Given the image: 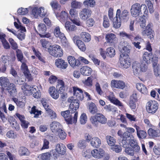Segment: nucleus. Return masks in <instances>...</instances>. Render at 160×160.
<instances>
[{
	"label": "nucleus",
	"instance_id": "29",
	"mask_svg": "<svg viewBox=\"0 0 160 160\" xmlns=\"http://www.w3.org/2000/svg\"><path fill=\"white\" fill-rule=\"evenodd\" d=\"M80 38L85 42H88L91 40L90 35L87 32H82L80 34Z\"/></svg>",
	"mask_w": 160,
	"mask_h": 160
},
{
	"label": "nucleus",
	"instance_id": "38",
	"mask_svg": "<svg viewBox=\"0 0 160 160\" xmlns=\"http://www.w3.org/2000/svg\"><path fill=\"white\" fill-rule=\"evenodd\" d=\"M78 117V112H75L74 114H71L69 118L71 122H67L68 124H72L75 123L77 122Z\"/></svg>",
	"mask_w": 160,
	"mask_h": 160
},
{
	"label": "nucleus",
	"instance_id": "32",
	"mask_svg": "<svg viewBox=\"0 0 160 160\" xmlns=\"http://www.w3.org/2000/svg\"><path fill=\"white\" fill-rule=\"evenodd\" d=\"M137 89L142 93L145 94L148 93V91L146 87L143 84L138 83L136 84Z\"/></svg>",
	"mask_w": 160,
	"mask_h": 160
},
{
	"label": "nucleus",
	"instance_id": "25",
	"mask_svg": "<svg viewBox=\"0 0 160 160\" xmlns=\"http://www.w3.org/2000/svg\"><path fill=\"white\" fill-rule=\"evenodd\" d=\"M120 45L122 47V48L120 50L121 54H128L130 52V47L129 45H127L126 42H121Z\"/></svg>",
	"mask_w": 160,
	"mask_h": 160
},
{
	"label": "nucleus",
	"instance_id": "24",
	"mask_svg": "<svg viewBox=\"0 0 160 160\" xmlns=\"http://www.w3.org/2000/svg\"><path fill=\"white\" fill-rule=\"evenodd\" d=\"M68 63L72 68H75L78 66L80 64L78 61H77L75 58L72 56H69L67 58Z\"/></svg>",
	"mask_w": 160,
	"mask_h": 160
},
{
	"label": "nucleus",
	"instance_id": "64",
	"mask_svg": "<svg viewBox=\"0 0 160 160\" xmlns=\"http://www.w3.org/2000/svg\"><path fill=\"white\" fill-rule=\"evenodd\" d=\"M83 83L87 86H91L92 85V76L88 77L83 82Z\"/></svg>",
	"mask_w": 160,
	"mask_h": 160
},
{
	"label": "nucleus",
	"instance_id": "14",
	"mask_svg": "<svg viewBox=\"0 0 160 160\" xmlns=\"http://www.w3.org/2000/svg\"><path fill=\"white\" fill-rule=\"evenodd\" d=\"M92 13V12L90 9L83 8L79 13L80 18L82 20L85 21L91 16Z\"/></svg>",
	"mask_w": 160,
	"mask_h": 160
},
{
	"label": "nucleus",
	"instance_id": "40",
	"mask_svg": "<svg viewBox=\"0 0 160 160\" xmlns=\"http://www.w3.org/2000/svg\"><path fill=\"white\" fill-rule=\"evenodd\" d=\"M106 54L108 57L110 58L113 57L115 55V50L112 47H108L106 50Z\"/></svg>",
	"mask_w": 160,
	"mask_h": 160
},
{
	"label": "nucleus",
	"instance_id": "34",
	"mask_svg": "<svg viewBox=\"0 0 160 160\" xmlns=\"http://www.w3.org/2000/svg\"><path fill=\"white\" fill-rule=\"evenodd\" d=\"M55 36L61 39L65 36L63 33L60 31V28L59 26L56 27L54 29L53 32Z\"/></svg>",
	"mask_w": 160,
	"mask_h": 160
},
{
	"label": "nucleus",
	"instance_id": "5",
	"mask_svg": "<svg viewBox=\"0 0 160 160\" xmlns=\"http://www.w3.org/2000/svg\"><path fill=\"white\" fill-rule=\"evenodd\" d=\"M48 52L53 57L60 58L63 55V52L60 46L57 44L50 45L48 48Z\"/></svg>",
	"mask_w": 160,
	"mask_h": 160
},
{
	"label": "nucleus",
	"instance_id": "4",
	"mask_svg": "<svg viewBox=\"0 0 160 160\" xmlns=\"http://www.w3.org/2000/svg\"><path fill=\"white\" fill-rule=\"evenodd\" d=\"M22 89L27 95L32 94L33 96L37 98H39L40 96V91L37 86H32L25 84L22 86Z\"/></svg>",
	"mask_w": 160,
	"mask_h": 160
},
{
	"label": "nucleus",
	"instance_id": "55",
	"mask_svg": "<svg viewBox=\"0 0 160 160\" xmlns=\"http://www.w3.org/2000/svg\"><path fill=\"white\" fill-rule=\"evenodd\" d=\"M32 50L35 54L40 61L43 62H45L43 58L42 57L41 53L38 51H36L34 48H32Z\"/></svg>",
	"mask_w": 160,
	"mask_h": 160
},
{
	"label": "nucleus",
	"instance_id": "50",
	"mask_svg": "<svg viewBox=\"0 0 160 160\" xmlns=\"http://www.w3.org/2000/svg\"><path fill=\"white\" fill-rule=\"evenodd\" d=\"M49 141L46 139L43 140V146L41 148H37L38 150L42 151L45 149H48L49 148Z\"/></svg>",
	"mask_w": 160,
	"mask_h": 160
},
{
	"label": "nucleus",
	"instance_id": "56",
	"mask_svg": "<svg viewBox=\"0 0 160 160\" xmlns=\"http://www.w3.org/2000/svg\"><path fill=\"white\" fill-rule=\"evenodd\" d=\"M56 133L58 134L59 138L62 140L65 139L67 136V134L64 131L62 128L60 129Z\"/></svg>",
	"mask_w": 160,
	"mask_h": 160
},
{
	"label": "nucleus",
	"instance_id": "3",
	"mask_svg": "<svg viewBox=\"0 0 160 160\" xmlns=\"http://www.w3.org/2000/svg\"><path fill=\"white\" fill-rule=\"evenodd\" d=\"M142 62L147 64H149L151 62L152 63L154 71L155 72H157V64L158 61V57L156 55H152V53H148L145 52L142 56Z\"/></svg>",
	"mask_w": 160,
	"mask_h": 160
},
{
	"label": "nucleus",
	"instance_id": "8",
	"mask_svg": "<svg viewBox=\"0 0 160 160\" xmlns=\"http://www.w3.org/2000/svg\"><path fill=\"white\" fill-rule=\"evenodd\" d=\"M119 65L122 68L127 69L131 65L129 56L127 54H121L119 59Z\"/></svg>",
	"mask_w": 160,
	"mask_h": 160
},
{
	"label": "nucleus",
	"instance_id": "60",
	"mask_svg": "<svg viewBox=\"0 0 160 160\" xmlns=\"http://www.w3.org/2000/svg\"><path fill=\"white\" fill-rule=\"evenodd\" d=\"M118 134L121 138H127L128 137L130 136V135L127 132L123 133L121 130H119L118 132Z\"/></svg>",
	"mask_w": 160,
	"mask_h": 160
},
{
	"label": "nucleus",
	"instance_id": "59",
	"mask_svg": "<svg viewBox=\"0 0 160 160\" xmlns=\"http://www.w3.org/2000/svg\"><path fill=\"white\" fill-rule=\"evenodd\" d=\"M8 40L11 45L12 48L13 49L17 50L18 48V45L17 43L11 38H9Z\"/></svg>",
	"mask_w": 160,
	"mask_h": 160
},
{
	"label": "nucleus",
	"instance_id": "49",
	"mask_svg": "<svg viewBox=\"0 0 160 160\" xmlns=\"http://www.w3.org/2000/svg\"><path fill=\"white\" fill-rule=\"evenodd\" d=\"M83 4L85 6L93 7L95 5V2L94 0H84Z\"/></svg>",
	"mask_w": 160,
	"mask_h": 160
},
{
	"label": "nucleus",
	"instance_id": "51",
	"mask_svg": "<svg viewBox=\"0 0 160 160\" xmlns=\"http://www.w3.org/2000/svg\"><path fill=\"white\" fill-rule=\"evenodd\" d=\"M128 138H129L128 139V143L131 147L138 143L137 140L134 138L132 135H130V136Z\"/></svg>",
	"mask_w": 160,
	"mask_h": 160
},
{
	"label": "nucleus",
	"instance_id": "19",
	"mask_svg": "<svg viewBox=\"0 0 160 160\" xmlns=\"http://www.w3.org/2000/svg\"><path fill=\"white\" fill-rule=\"evenodd\" d=\"M48 92L51 97L55 100L57 99L59 97V92L54 86H51L49 88Z\"/></svg>",
	"mask_w": 160,
	"mask_h": 160
},
{
	"label": "nucleus",
	"instance_id": "37",
	"mask_svg": "<svg viewBox=\"0 0 160 160\" xmlns=\"http://www.w3.org/2000/svg\"><path fill=\"white\" fill-rule=\"evenodd\" d=\"M89 112L92 114H94L98 112V108L95 104L93 102L90 103L88 106Z\"/></svg>",
	"mask_w": 160,
	"mask_h": 160
},
{
	"label": "nucleus",
	"instance_id": "58",
	"mask_svg": "<svg viewBox=\"0 0 160 160\" xmlns=\"http://www.w3.org/2000/svg\"><path fill=\"white\" fill-rule=\"evenodd\" d=\"M61 40L62 45L66 48H69L70 47V45L68 41L66 39L65 36L61 38Z\"/></svg>",
	"mask_w": 160,
	"mask_h": 160
},
{
	"label": "nucleus",
	"instance_id": "2",
	"mask_svg": "<svg viewBox=\"0 0 160 160\" xmlns=\"http://www.w3.org/2000/svg\"><path fill=\"white\" fill-rule=\"evenodd\" d=\"M131 13L132 16L136 17L142 14V12L144 14L147 15L148 11L147 6L145 4L140 5L138 3L133 4L131 7Z\"/></svg>",
	"mask_w": 160,
	"mask_h": 160
},
{
	"label": "nucleus",
	"instance_id": "46",
	"mask_svg": "<svg viewBox=\"0 0 160 160\" xmlns=\"http://www.w3.org/2000/svg\"><path fill=\"white\" fill-rule=\"evenodd\" d=\"M79 49L82 52H84L86 50V46L84 43L81 41H78L76 44Z\"/></svg>",
	"mask_w": 160,
	"mask_h": 160
},
{
	"label": "nucleus",
	"instance_id": "54",
	"mask_svg": "<svg viewBox=\"0 0 160 160\" xmlns=\"http://www.w3.org/2000/svg\"><path fill=\"white\" fill-rule=\"evenodd\" d=\"M104 108L107 112H115L116 111V108L110 105L105 106L104 107Z\"/></svg>",
	"mask_w": 160,
	"mask_h": 160
},
{
	"label": "nucleus",
	"instance_id": "45",
	"mask_svg": "<svg viewBox=\"0 0 160 160\" xmlns=\"http://www.w3.org/2000/svg\"><path fill=\"white\" fill-rule=\"evenodd\" d=\"M19 154L21 156L28 155L29 152L28 150L25 147H22L20 148L18 150Z\"/></svg>",
	"mask_w": 160,
	"mask_h": 160
},
{
	"label": "nucleus",
	"instance_id": "21",
	"mask_svg": "<svg viewBox=\"0 0 160 160\" xmlns=\"http://www.w3.org/2000/svg\"><path fill=\"white\" fill-rule=\"evenodd\" d=\"M56 16L60 22L63 23L68 19V14L65 11H62L60 13L56 14Z\"/></svg>",
	"mask_w": 160,
	"mask_h": 160
},
{
	"label": "nucleus",
	"instance_id": "44",
	"mask_svg": "<svg viewBox=\"0 0 160 160\" xmlns=\"http://www.w3.org/2000/svg\"><path fill=\"white\" fill-rule=\"evenodd\" d=\"M72 8L80 9L82 6V3L75 0H73L71 4Z\"/></svg>",
	"mask_w": 160,
	"mask_h": 160
},
{
	"label": "nucleus",
	"instance_id": "31",
	"mask_svg": "<svg viewBox=\"0 0 160 160\" xmlns=\"http://www.w3.org/2000/svg\"><path fill=\"white\" fill-rule=\"evenodd\" d=\"M71 114H74L73 113H71V111L70 109L64 111H62L61 112V114L64 118L66 122H71V121L69 119V116Z\"/></svg>",
	"mask_w": 160,
	"mask_h": 160
},
{
	"label": "nucleus",
	"instance_id": "52",
	"mask_svg": "<svg viewBox=\"0 0 160 160\" xmlns=\"http://www.w3.org/2000/svg\"><path fill=\"white\" fill-rule=\"evenodd\" d=\"M152 29L149 25L147 26L145 30H144L142 32V34L144 36H148L151 35L152 32Z\"/></svg>",
	"mask_w": 160,
	"mask_h": 160
},
{
	"label": "nucleus",
	"instance_id": "43",
	"mask_svg": "<svg viewBox=\"0 0 160 160\" xmlns=\"http://www.w3.org/2000/svg\"><path fill=\"white\" fill-rule=\"evenodd\" d=\"M65 27L68 31L74 30L75 26L69 21H66L65 24Z\"/></svg>",
	"mask_w": 160,
	"mask_h": 160
},
{
	"label": "nucleus",
	"instance_id": "53",
	"mask_svg": "<svg viewBox=\"0 0 160 160\" xmlns=\"http://www.w3.org/2000/svg\"><path fill=\"white\" fill-rule=\"evenodd\" d=\"M6 136L9 138L15 139L17 137V134L14 131L11 130L7 133Z\"/></svg>",
	"mask_w": 160,
	"mask_h": 160
},
{
	"label": "nucleus",
	"instance_id": "22",
	"mask_svg": "<svg viewBox=\"0 0 160 160\" xmlns=\"http://www.w3.org/2000/svg\"><path fill=\"white\" fill-rule=\"evenodd\" d=\"M132 68L133 74L136 76H139L141 72L140 64L136 62H134L132 64Z\"/></svg>",
	"mask_w": 160,
	"mask_h": 160
},
{
	"label": "nucleus",
	"instance_id": "16",
	"mask_svg": "<svg viewBox=\"0 0 160 160\" xmlns=\"http://www.w3.org/2000/svg\"><path fill=\"white\" fill-rule=\"evenodd\" d=\"M111 86L112 88L123 89L125 87L126 84L122 80H113L111 81Z\"/></svg>",
	"mask_w": 160,
	"mask_h": 160
},
{
	"label": "nucleus",
	"instance_id": "27",
	"mask_svg": "<svg viewBox=\"0 0 160 160\" xmlns=\"http://www.w3.org/2000/svg\"><path fill=\"white\" fill-rule=\"evenodd\" d=\"M80 72L83 75L88 76L92 73V70L88 66H84L80 68Z\"/></svg>",
	"mask_w": 160,
	"mask_h": 160
},
{
	"label": "nucleus",
	"instance_id": "26",
	"mask_svg": "<svg viewBox=\"0 0 160 160\" xmlns=\"http://www.w3.org/2000/svg\"><path fill=\"white\" fill-rule=\"evenodd\" d=\"M66 86L64 82L62 80L58 79L56 85V88L59 93H62L64 92Z\"/></svg>",
	"mask_w": 160,
	"mask_h": 160
},
{
	"label": "nucleus",
	"instance_id": "57",
	"mask_svg": "<svg viewBox=\"0 0 160 160\" xmlns=\"http://www.w3.org/2000/svg\"><path fill=\"white\" fill-rule=\"evenodd\" d=\"M69 13L71 17L70 18H75L77 17L78 16V11L74 8L70 9Z\"/></svg>",
	"mask_w": 160,
	"mask_h": 160
},
{
	"label": "nucleus",
	"instance_id": "12",
	"mask_svg": "<svg viewBox=\"0 0 160 160\" xmlns=\"http://www.w3.org/2000/svg\"><path fill=\"white\" fill-rule=\"evenodd\" d=\"M38 30L39 32V35L41 38H49L51 37V34L49 33H45L47 28L45 25L43 23H40L38 25Z\"/></svg>",
	"mask_w": 160,
	"mask_h": 160
},
{
	"label": "nucleus",
	"instance_id": "41",
	"mask_svg": "<svg viewBox=\"0 0 160 160\" xmlns=\"http://www.w3.org/2000/svg\"><path fill=\"white\" fill-rule=\"evenodd\" d=\"M12 100L18 106L23 108L25 106L26 102L24 98L22 100H20L16 98H13Z\"/></svg>",
	"mask_w": 160,
	"mask_h": 160
},
{
	"label": "nucleus",
	"instance_id": "35",
	"mask_svg": "<svg viewBox=\"0 0 160 160\" xmlns=\"http://www.w3.org/2000/svg\"><path fill=\"white\" fill-rule=\"evenodd\" d=\"M105 38L108 42L112 43L116 40V35L112 33H109L106 35Z\"/></svg>",
	"mask_w": 160,
	"mask_h": 160
},
{
	"label": "nucleus",
	"instance_id": "20",
	"mask_svg": "<svg viewBox=\"0 0 160 160\" xmlns=\"http://www.w3.org/2000/svg\"><path fill=\"white\" fill-rule=\"evenodd\" d=\"M50 128L52 132L56 133L58 131L62 128V125L58 122L54 121L50 124Z\"/></svg>",
	"mask_w": 160,
	"mask_h": 160
},
{
	"label": "nucleus",
	"instance_id": "10",
	"mask_svg": "<svg viewBox=\"0 0 160 160\" xmlns=\"http://www.w3.org/2000/svg\"><path fill=\"white\" fill-rule=\"evenodd\" d=\"M68 102L71 103L69 105V109L71 111V113L77 112L76 111L79 106V102L78 100L74 99L72 97L69 98Z\"/></svg>",
	"mask_w": 160,
	"mask_h": 160
},
{
	"label": "nucleus",
	"instance_id": "11",
	"mask_svg": "<svg viewBox=\"0 0 160 160\" xmlns=\"http://www.w3.org/2000/svg\"><path fill=\"white\" fill-rule=\"evenodd\" d=\"M106 98L111 103L118 106L122 110H124L125 108L123 104L118 99L116 98L113 92H110L109 95L107 96Z\"/></svg>",
	"mask_w": 160,
	"mask_h": 160
},
{
	"label": "nucleus",
	"instance_id": "36",
	"mask_svg": "<svg viewBox=\"0 0 160 160\" xmlns=\"http://www.w3.org/2000/svg\"><path fill=\"white\" fill-rule=\"evenodd\" d=\"M105 138L107 143L109 146H112L115 144L116 140L114 137L108 135L106 136Z\"/></svg>",
	"mask_w": 160,
	"mask_h": 160
},
{
	"label": "nucleus",
	"instance_id": "9",
	"mask_svg": "<svg viewBox=\"0 0 160 160\" xmlns=\"http://www.w3.org/2000/svg\"><path fill=\"white\" fill-rule=\"evenodd\" d=\"M158 105L155 101H150L148 102L146 106V110L149 113H155L158 108Z\"/></svg>",
	"mask_w": 160,
	"mask_h": 160
},
{
	"label": "nucleus",
	"instance_id": "33",
	"mask_svg": "<svg viewBox=\"0 0 160 160\" xmlns=\"http://www.w3.org/2000/svg\"><path fill=\"white\" fill-rule=\"evenodd\" d=\"M51 156L50 152H47L39 154L38 157V160H49Z\"/></svg>",
	"mask_w": 160,
	"mask_h": 160
},
{
	"label": "nucleus",
	"instance_id": "30",
	"mask_svg": "<svg viewBox=\"0 0 160 160\" xmlns=\"http://www.w3.org/2000/svg\"><path fill=\"white\" fill-rule=\"evenodd\" d=\"M9 82V80L7 78L4 77L0 78V86H1L3 89L2 90V91L7 87Z\"/></svg>",
	"mask_w": 160,
	"mask_h": 160
},
{
	"label": "nucleus",
	"instance_id": "48",
	"mask_svg": "<svg viewBox=\"0 0 160 160\" xmlns=\"http://www.w3.org/2000/svg\"><path fill=\"white\" fill-rule=\"evenodd\" d=\"M0 39L2 42L4 48L6 49H9L10 47L7 40L4 38L3 35H0Z\"/></svg>",
	"mask_w": 160,
	"mask_h": 160
},
{
	"label": "nucleus",
	"instance_id": "28",
	"mask_svg": "<svg viewBox=\"0 0 160 160\" xmlns=\"http://www.w3.org/2000/svg\"><path fill=\"white\" fill-rule=\"evenodd\" d=\"M91 145L93 147L98 148L101 144V141L100 139L97 137H94L92 138L90 142Z\"/></svg>",
	"mask_w": 160,
	"mask_h": 160
},
{
	"label": "nucleus",
	"instance_id": "7",
	"mask_svg": "<svg viewBox=\"0 0 160 160\" xmlns=\"http://www.w3.org/2000/svg\"><path fill=\"white\" fill-rule=\"evenodd\" d=\"M32 15L35 18H38L39 16L43 18L48 16V14L47 10L43 7H40L38 8H35L32 10Z\"/></svg>",
	"mask_w": 160,
	"mask_h": 160
},
{
	"label": "nucleus",
	"instance_id": "39",
	"mask_svg": "<svg viewBox=\"0 0 160 160\" xmlns=\"http://www.w3.org/2000/svg\"><path fill=\"white\" fill-rule=\"evenodd\" d=\"M14 25L15 28L18 29V31L20 30L22 32H26V30L25 27L22 25L21 23L18 19H17V22H14Z\"/></svg>",
	"mask_w": 160,
	"mask_h": 160
},
{
	"label": "nucleus",
	"instance_id": "6",
	"mask_svg": "<svg viewBox=\"0 0 160 160\" xmlns=\"http://www.w3.org/2000/svg\"><path fill=\"white\" fill-rule=\"evenodd\" d=\"M90 120L93 125L97 126L99 122L102 124L105 123L107 122V118L102 114L98 113L96 115L92 116Z\"/></svg>",
	"mask_w": 160,
	"mask_h": 160
},
{
	"label": "nucleus",
	"instance_id": "23",
	"mask_svg": "<svg viewBox=\"0 0 160 160\" xmlns=\"http://www.w3.org/2000/svg\"><path fill=\"white\" fill-rule=\"evenodd\" d=\"M55 151L61 155H64L66 152V146L62 144L58 143L55 146Z\"/></svg>",
	"mask_w": 160,
	"mask_h": 160
},
{
	"label": "nucleus",
	"instance_id": "18",
	"mask_svg": "<svg viewBox=\"0 0 160 160\" xmlns=\"http://www.w3.org/2000/svg\"><path fill=\"white\" fill-rule=\"evenodd\" d=\"M149 136L152 138H154L160 136V131L156 128H150L148 130Z\"/></svg>",
	"mask_w": 160,
	"mask_h": 160
},
{
	"label": "nucleus",
	"instance_id": "62",
	"mask_svg": "<svg viewBox=\"0 0 160 160\" xmlns=\"http://www.w3.org/2000/svg\"><path fill=\"white\" fill-rule=\"evenodd\" d=\"M111 146V149L117 153H119L122 151L121 147L119 145H115V144L114 145Z\"/></svg>",
	"mask_w": 160,
	"mask_h": 160
},
{
	"label": "nucleus",
	"instance_id": "47",
	"mask_svg": "<svg viewBox=\"0 0 160 160\" xmlns=\"http://www.w3.org/2000/svg\"><path fill=\"white\" fill-rule=\"evenodd\" d=\"M39 145V143L38 140H34L31 142L30 147L32 148H35V151H38V150H37V148H39V147H38Z\"/></svg>",
	"mask_w": 160,
	"mask_h": 160
},
{
	"label": "nucleus",
	"instance_id": "17",
	"mask_svg": "<svg viewBox=\"0 0 160 160\" xmlns=\"http://www.w3.org/2000/svg\"><path fill=\"white\" fill-rule=\"evenodd\" d=\"M4 90H7L10 95L12 96H15L17 94V91L16 87L12 83L9 82Z\"/></svg>",
	"mask_w": 160,
	"mask_h": 160
},
{
	"label": "nucleus",
	"instance_id": "13",
	"mask_svg": "<svg viewBox=\"0 0 160 160\" xmlns=\"http://www.w3.org/2000/svg\"><path fill=\"white\" fill-rule=\"evenodd\" d=\"M104 153V150L101 148L94 149L91 151V154L92 157L97 159L102 158Z\"/></svg>",
	"mask_w": 160,
	"mask_h": 160
},
{
	"label": "nucleus",
	"instance_id": "61",
	"mask_svg": "<svg viewBox=\"0 0 160 160\" xmlns=\"http://www.w3.org/2000/svg\"><path fill=\"white\" fill-rule=\"evenodd\" d=\"M124 151L128 155L132 156L134 155V151L132 148L130 147H128L126 148L124 150Z\"/></svg>",
	"mask_w": 160,
	"mask_h": 160
},
{
	"label": "nucleus",
	"instance_id": "15",
	"mask_svg": "<svg viewBox=\"0 0 160 160\" xmlns=\"http://www.w3.org/2000/svg\"><path fill=\"white\" fill-rule=\"evenodd\" d=\"M55 64L56 67L61 69H66L68 67V63L61 58H58L55 60Z\"/></svg>",
	"mask_w": 160,
	"mask_h": 160
},
{
	"label": "nucleus",
	"instance_id": "63",
	"mask_svg": "<svg viewBox=\"0 0 160 160\" xmlns=\"http://www.w3.org/2000/svg\"><path fill=\"white\" fill-rule=\"evenodd\" d=\"M18 12L20 15H25L28 13V10L27 8H21L18 9Z\"/></svg>",
	"mask_w": 160,
	"mask_h": 160
},
{
	"label": "nucleus",
	"instance_id": "1",
	"mask_svg": "<svg viewBox=\"0 0 160 160\" xmlns=\"http://www.w3.org/2000/svg\"><path fill=\"white\" fill-rule=\"evenodd\" d=\"M129 18V13L128 10L124 9L121 12L120 9H118L116 16L113 19V27L116 28H120L121 25L122 21L127 22Z\"/></svg>",
	"mask_w": 160,
	"mask_h": 160
},
{
	"label": "nucleus",
	"instance_id": "42",
	"mask_svg": "<svg viewBox=\"0 0 160 160\" xmlns=\"http://www.w3.org/2000/svg\"><path fill=\"white\" fill-rule=\"evenodd\" d=\"M16 54L18 60L20 62H23L24 60L26 59L24 58L23 54L22 51L19 49H17L16 50Z\"/></svg>",
	"mask_w": 160,
	"mask_h": 160
}]
</instances>
